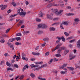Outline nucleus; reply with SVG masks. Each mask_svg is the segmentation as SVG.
<instances>
[{
    "instance_id": "f257e3e1",
    "label": "nucleus",
    "mask_w": 80,
    "mask_h": 80,
    "mask_svg": "<svg viewBox=\"0 0 80 80\" xmlns=\"http://www.w3.org/2000/svg\"><path fill=\"white\" fill-rule=\"evenodd\" d=\"M65 48H66L64 47H60L57 52V53H60L62 50H64Z\"/></svg>"
},
{
    "instance_id": "f03ea898",
    "label": "nucleus",
    "mask_w": 80,
    "mask_h": 80,
    "mask_svg": "<svg viewBox=\"0 0 80 80\" xmlns=\"http://www.w3.org/2000/svg\"><path fill=\"white\" fill-rule=\"evenodd\" d=\"M17 14L20 15V16L23 17H25V15H27V12H21L20 13H17Z\"/></svg>"
},
{
    "instance_id": "7ed1b4c3",
    "label": "nucleus",
    "mask_w": 80,
    "mask_h": 80,
    "mask_svg": "<svg viewBox=\"0 0 80 80\" xmlns=\"http://www.w3.org/2000/svg\"><path fill=\"white\" fill-rule=\"evenodd\" d=\"M28 65H26L24 66L22 70V72H24L25 70H26V68H28Z\"/></svg>"
},
{
    "instance_id": "20e7f679",
    "label": "nucleus",
    "mask_w": 80,
    "mask_h": 80,
    "mask_svg": "<svg viewBox=\"0 0 80 80\" xmlns=\"http://www.w3.org/2000/svg\"><path fill=\"white\" fill-rule=\"evenodd\" d=\"M48 27L45 24H42V28L46 29Z\"/></svg>"
},
{
    "instance_id": "39448f33",
    "label": "nucleus",
    "mask_w": 80,
    "mask_h": 80,
    "mask_svg": "<svg viewBox=\"0 0 80 80\" xmlns=\"http://www.w3.org/2000/svg\"><path fill=\"white\" fill-rule=\"evenodd\" d=\"M32 54L33 55H40V53L38 52H32Z\"/></svg>"
},
{
    "instance_id": "423d86ee",
    "label": "nucleus",
    "mask_w": 80,
    "mask_h": 80,
    "mask_svg": "<svg viewBox=\"0 0 80 80\" xmlns=\"http://www.w3.org/2000/svg\"><path fill=\"white\" fill-rule=\"evenodd\" d=\"M75 57V56H73V55L72 54H70L69 55L70 59L69 60H72Z\"/></svg>"
},
{
    "instance_id": "0eeeda50",
    "label": "nucleus",
    "mask_w": 80,
    "mask_h": 80,
    "mask_svg": "<svg viewBox=\"0 0 80 80\" xmlns=\"http://www.w3.org/2000/svg\"><path fill=\"white\" fill-rule=\"evenodd\" d=\"M77 45L78 48H80V40L77 42Z\"/></svg>"
},
{
    "instance_id": "6e6552de",
    "label": "nucleus",
    "mask_w": 80,
    "mask_h": 80,
    "mask_svg": "<svg viewBox=\"0 0 80 80\" xmlns=\"http://www.w3.org/2000/svg\"><path fill=\"white\" fill-rule=\"evenodd\" d=\"M74 21L76 22H77L75 23V24H76L77 25V23H78V22L80 21V19L78 18H75L74 20Z\"/></svg>"
},
{
    "instance_id": "1a4fd4ad",
    "label": "nucleus",
    "mask_w": 80,
    "mask_h": 80,
    "mask_svg": "<svg viewBox=\"0 0 80 80\" xmlns=\"http://www.w3.org/2000/svg\"><path fill=\"white\" fill-rule=\"evenodd\" d=\"M39 17H42L43 16V12H40L38 14Z\"/></svg>"
},
{
    "instance_id": "9d476101",
    "label": "nucleus",
    "mask_w": 80,
    "mask_h": 80,
    "mask_svg": "<svg viewBox=\"0 0 80 80\" xmlns=\"http://www.w3.org/2000/svg\"><path fill=\"white\" fill-rule=\"evenodd\" d=\"M61 24L62 25H68V22L67 21H63L61 23Z\"/></svg>"
},
{
    "instance_id": "9b49d317",
    "label": "nucleus",
    "mask_w": 80,
    "mask_h": 80,
    "mask_svg": "<svg viewBox=\"0 0 80 80\" xmlns=\"http://www.w3.org/2000/svg\"><path fill=\"white\" fill-rule=\"evenodd\" d=\"M7 5H4L1 8V9L2 10H4V9H5L6 8H7Z\"/></svg>"
},
{
    "instance_id": "f8f14e48",
    "label": "nucleus",
    "mask_w": 80,
    "mask_h": 80,
    "mask_svg": "<svg viewBox=\"0 0 80 80\" xmlns=\"http://www.w3.org/2000/svg\"><path fill=\"white\" fill-rule=\"evenodd\" d=\"M69 52V50H66L64 52V55H67L68 53Z\"/></svg>"
},
{
    "instance_id": "ddd939ff",
    "label": "nucleus",
    "mask_w": 80,
    "mask_h": 80,
    "mask_svg": "<svg viewBox=\"0 0 80 80\" xmlns=\"http://www.w3.org/2000/svg\"><path fill=\"white\" fill-rule=\"evenodd\" d=\"M62 45V43H60L56 47V48H57V49H58V48H59Z\"/></svg>"
},
{
    "instance_id": "4468645a",
    "label": "nucleus",
    "mask_w": 80,
    "mask_h": 80,
    "mask_svg": "<svg viewBox=\"0 0 80 80\" xmlns=\"http://www.w3.org/2000/svg\"><path fill=\"white\" fill-rule=\"evenodd\" d=\"M67 65V64H65L63 65H62L61 67L60 68V69H61V68H62L63 69L64 68V67H66V66Z\"/></svg>"
},
{
    "instance_id": "2eb2a0df",
    "label": "nucleus",
    "mask_w": 80,
    "mask_h": 80,
    "mask_svg": "<svg viewBox=\"0 0 80 80\" xmlns=\"http://www.w3.org/2000/svg\"><path fill=\"white\" fill-rule=\"evenodd\" d=\"M30 76L32 78H34L35 77V75L33 73H31L30 74Z\"/></svg>"
},
{
    "instance_id": "dca6fc26",
    "label": "nucleus",
    "mask_w": 80,
    "mask_h": 80,
    "mask_svg": "<svg viewBox=\"0 0 80 80\" xmlns=\"http://www.w3.org/2000/svg\"><path fill=\"white\" fill-rule=\"evenodd\" d=\"M21 9V8H19L17 9V12L18 13H20V9Z\"/></svg>"
},
{
    "instance_id": "f3484780",
    "label": "nucleus",
    "mask_w": 80,
    "mask_h": 80,
    "mask_svg": "<svg viewBox=\"0 0 80 80\" xmlns=\"http://www.w3.org/2000/svg\"><path fill=\"white\" fill-rule=\"evenodd\" d=\"M30 31H24L23 32V34H27V33H29Z\"/></svg>"
},
{
    "instance_id": "a211bd4d",
    "label": "nucleus",
    "mask_w": 80,
    "mask_h": 80,
    "mask_svg": "<svg viewBox=\"0 0 80 80\" xmlns=\"http://www.w3.org/2000/svg\"><path fill=\"white\" fill-rule=\"evenodd\" d=\"M49 40V38H44L43 40V41L44 42H45V41H48V40Z\"/></svg>"
},
{
    "instance_id": "6ab92c4d",
    "label": "nucleus",
    "mask_w": 80,
    "mask_h": 80,
    "mask_svg": "<svg viewBox=\"0 0 80 80\" xmlns=\"http://www.w3.org/2000/svg\"><path fill=\"white\" fill-rule=\"evenodd\" d=\"M12 5L13 7H15L16 6V3L14 2V0H12Z\"/></svg>"
},
{
    "instance_id": "aec40b11",
    "label": "nucleus",
    "mask_w": 80,
    "mask_h": 80,
    "mask_svg": "<svg viewBox=\"0 0 80 80\" xmlns=\"http://www.w3.org/2000/svg\"><path fill=\"white\" fill-rule=\"evenodd\" d=\"M67 68L70 70H72V71L74 70V68H73V67H68Z\"/></svg>"
},
{
    "instance_id": "412c9836",
    "label": "nucleus",
    "mask_w": 80,
    "mask_h": 80,
    "mask_svg": "<svg viewBox=\"0 0 80 80\" xmlns=\"http://www.w3.org/2000/svg\"><path fill=\"white\" fill-rule=\"evenodd\" d=\"M63 12V10H61L59 11L58 12L57 15H59V14H60L62 12Z\"/></svg>"
},
{
    "instance_id": "4be33fe9",
    "label": "nucleus",
    "mask_w": 80,
    "mask_h": 80,
    "mask_svg": "<svg viewBox=\"0 0 80 80\" xmlns=\"http://www.w3.org/2000/svg\"><path fill=\"white\" fill-rule=\"evenodd\" d=\"M52 12H53V13H57V12H58V9H54L53 11H52Z\"/></svg>"
},
{
    "instance_id": "5701e85b",
    "label": "nucleus",
    "mask_w": 80,
    "mask_h": 80,
    "mask_svg": "<svg viewBox=\"0 0 80 80\" xmlns=\"http://www.w3.org/2000/svg\"><path fill=\"white\" fill-rule=\"evenodd\" d=\"M7 71L8 70H11V71H13V69L12 68H8L7 69Z\"/></svg>"
},
{
    "instance_id": "b1692460",
    "label": "nucleus",
    "mask_w": 80,
    "mask_h": 80,
    "mask_svg": "<svg viewBox=\"0 0 80 80\" xmlns=\"http://www.w3.org/2000/svg\"><path fill=\"white\" fill-rule=\"evenodd\" d=\"M0 42L1 43H4L5 42V40L3 39H2L0 40Z\"/></svg>"
},
{
    "instance_id": "393cba45",
    "label": "nucleus",
    "mask_w": 80,
    "mask_h": 80,
    "mask_svg": "<svg viewBox=\"0 0 80 80\" xmlns=\"http://www.w3.org/2000/svg\"><path fill=\"white\" fill-rule=\"evenodd\" d=\"M47 65L45 64H44L42 66H41L40 67V68H44V67H47Z\"/></svg>"
},
{
    "instance_id": "a878e982",
    "label": "nucleus",
    "mask_w": 80,
    "mask_h": 80,
    "mask_svg": "<svg viewBox=\"0 0 80 80\" xmlns=\"http://www.w3.org/2000/svg\"><path fill=\"white\" fill-rule=\"evenodd\" d=\"M35 63H36V64L38 65V64H42V63H43V62H35Z\"/></svg>"
},
{
    "instance_id": "bb28decb",
    "label": "nucleus",
    "mask_w": 80,
    "mask_h": 80,
    "mask_svg": "<svg viewBox=\"0 0 80 80\" xmlns=\"http://www.w3.org/2000/svg\"><path fill=\"white\" fill-rule=\"evenodd\" d=\"M60 28H61V29H63V30H64V28H63V25L61 24V23L60 25Z\"/></svg>"
},
{
    "instance_id": "cd10ccee",
    "label": "nucleus",
    "mask_w": 80,
    "mask_h": 80,
    "mask_svg": "<svg viewBox=\"0 0 80 80\" xmlns=\"http://www.w3.org/2000/svg\"><path fill=\"white\" fill-rule=\"evenodd\" d=\"M36 21L37 22H40L41 21V19L37 18H36Z\"/></svg>"
},
{
    "instance_id": "c85d7f7f",
    "label": "nucleus",
    "mask_w": 80,
    "mask_h": 80,
    "mask_svg": "<svg viewBox=\"0 0 80 80\" xmlns=\"http://www.w3.org/2000/svg\"><path fill=\"white\" fill-rule=\"evenodd\" d=\"M21 39H22V38H21L20 37H17L16 38V40H17V41H18V40H20Z\"/></svg>"
},
{
    "instance_id": "c756f323",
    "label": "nucleus",
    "mask_w": 80,
    "mask_h": 80,
    "mask_svg": "<svg viewBox=\"0 0 80 80\" xmlns=\"http://www.w3.org/2000/svg\"><path fill=\"white\" fill-rule=\"evenodd\" d=\"M64 35H65L66 37H68V36L69 35V34L67 33V32H64Z\"/></svg>"
},
{
    "instance_id": "7c9ffc66",
    "label": "nucleus",
    "mask_w": 80,
    "mask_h": 80,
    "mask_svg": "<svg viewBox=\"0 0 80 80\" xmlns=\"http://www.w3.org/2000/svg\"><path fill=\"white\" fill-rule=\"evenodd\" d=\"M43 32L42 31H39L38 32V34L39 35L40 34H42V33H43Z\"/></svg>"
},
{
    "instance_id": "2f4dec72",
    "label": "nucleus",
    "mask_w": 80,
    "mask_h": 80,
    "mask_svg": "<svg viewBox=\"0 0 80 80\" xmlns=\"http://www.w3.org/2000/svg\"><path fill=\"white\" fill-rule=\"evenodd\" d=\"M10 30V28L8 29L6 31V33H8Z\"/></svg>"
},
{
    "instance_id": "473e14b6",
    "label": "nucleus",
    "mask_w": 80,
    "mask_h": 80,
    "mask_svg": "<svg viewBox=\"0 0 80 80\" xmlns=\"http://www.w3.org/2000/svg\"><path fill=\"white\" fill-rule=\"evenodd\" d=\"M10 48H12V50H14V48L13 47V46L12 45H11L10 46Z\"/></svg>"
},
{
    "instance_id": "72a5a7b5",
    "label": "nucleus",
    "mask_w": 80,
    "mask_h": 80,
    "mask_svg": "<svg viewBox=\"0 0 80 80\" xmlns=\"http://www.w3.org/2000/svg\"><path fill=\"white\" fill-rule=\"evenodd\" d=\"M50 53V52H46L45 54V55L46 57L48 56V55H49V54Z\"/></svg>"
},
{
    "instance_id": "f704fd0d",
    "label": "nucleus",
    "mask_w": 80,
    "mask_h": 80,
    "mask_svg": "<svg viewBox=\"0 0 80 80\" xmlns=\"http://www.w3.org/2000/svg\"><path fill=\"white\" fill-rule=\"evenodd\" d=\"M31 68H33V67H35V65L34 64H31Z\"/></svg>"
},
{
    "instance_id": "c9c22d12",
    "label": "nucleus",
    "mask_w": 80,
    "mask_h": 80,
    "mask_svg": "<svg viewBox=\"0 0 80 80\" xmlns=\"http://www.w3.org/2000/svg\"><path fill=\"white\" fill-rule=\"evenodd\" d=\"M61 39L63 42H65V38H64V37L62 36L61 37Z\"/></svg>"
},
{
    "instance_id": "e433bc0d",
    "label": "nucleus",
    "mask_w": 80,
    "mask_h": 80,
    "mask_svg": "<svg viewBox=\"0 0 80 80\" xmlns=\"http://www.w3.org/2000/svg\"><path fill=\"white\" fill-rule=\"evenodd\" d=\"M17 14H14L13 15H12L11 16H10V18H12V17H15V16L17 15Z\"/></svg>"
},
{
    "instance_id": "4c0bfd02",
    "label": "nucleus",
    "mask_w": 80,
    "mask_h": 80,
    "mask_svg": "<svg viewBox=\"0 0 80 80\" xmlns=\"http://www.w3.org/2000/svg\"><path fill=\"white\" fill-rule=\"evenodd\" d=\"M60 53H58L56 54L55 55L57 57H61V55H60Z\"/></svg>"
},
{
    "instance_id": "58836bf2",
    "label": "nucleus",
    "mask_w": 80,
    "mask_h": 80,
    "mask_svg": "<svg viewBox=\"0 0 80 80\" xmlns=\"http://www.w3.org/2000/svg\"><path fill=\"white\" fill-rule=\"evenodd\" d=\"M17 36H22L21 33V32H19L18 34H16Z\"/></svg>"
},
{
    "instance_id": "ea45409f",
    "label": "nucleus",
    "mask_w": 80,
    "mask_h": 80,
    "mask_svg": "<svg viewBox=\"0 0 80 80\" xmlns=\"http://www.w3.org/2000/svg\"><path fill=\"white\" fill-rule=\"evenodd\" d=\"M38 28H42V24H40L39 25H38Z\"/></svg>"
},
{
    "instance_id": "a19ab883",
    "label": "nucleus",
    "mask_w": 80,
    "mask_h": 80,
    "mask_svg": "<svg viewBox=\"0 0 80 80\" xmlns=\"http://www.w3.org/2000/svg\"><path fill=\"white\" fill-rule=\"evenodd\" d=\"M69 16L74 15H75V14L74 13H69Z\"/></svg>"
},
{
    "instance_id": "79ce46f5",
    "label": "nucleus",
    "mask_w": 80,
    "mask_h": 80,
    "mask_svg": "<svg viewBox=\"0 0 80 80\" xmlns=\"http://www.w3.org/2000/svg\"><path fill=\"white\" fill-rule=\"evenodd\" d=\"M14 67L15 68H18L19 67L18 66L17 64H14Z\"/></svg>"
},
{
    "instance_id": "37998d69",
    "label": "nucleus",
    "mask_w": 80,
    "mask_h": 80,
    "mask_svg": "<svg viewBox=\"0 0 80 80\" xmlns=\"http://www.w3.org/2000/svg\"><path fill=\"white\" fill-rule=\"evenodd\" d=\"M51 7H52V4H50L47 5V7L48 8H50Z\"/></svg>"
},
{
    "instance_id": "c03bdc74",
    "label": "nucleus",
    "mask_w": 80,
    "mask_h": 80,
    "mask_svg": "<svg viewBox=\"0 0 80 80\" xmlns=\"http://www.w3.org/2000/svg\"><path fill=\"white\" fill-rule=\"evenodd\" d=\"M67 71H65L64 72L61 71V74H65V73Z\"/></svg>"
},
{
    "instance_id": "a18cd8bd",
    "label": "nucleus",
    "mask_w": 80,
    "mask_h": 80,
    "mask_svg": "<svg viewBox=\"0 0 80 80\" xmlns=\"http://www.w3.org/2000/svg\"><path fill=\"white\" fill-rule=\"evenodd\" d=\"M22 59H23V60H26V61H27V60H28V58H25V57L24 58L23 57V58H22Z\"/></svg>"
},
{
    "instance_id": "49530a36",
    "label": "nucleus",
    "mask_w": 80,
    "mask_h": 80,
    "mask_svg": "<svg viewBox=\"0 0 80 80\" xmlns=\"http://www.w3.org/2000/svg\"><path fill=\"white\" fill-rule=\"evenodd\" d=\"M6 63L7 66H9L10 67V62H6Z\"/></svg>"
},
{
    "instance_id": "de8ad7c7",
    "label": "nucleus",
    "mask_w": 80,
    "mask_h": 80,
    "mask_svg": "<svg viewBox=\"0 0 80 80\" xmlns=\"http://www.w3.org/2000/svg\"><path fill=\"white\" fill-rule=\"evenodd\" d=\"M15 44L16 45H21V43L17 42L15 43Z\"/></svg>"
},
{
    "instance_id": "09e8293b",
    "label": "nucleus",
    "mask_w": 80,
    "mask_h": 80,
    "mask_svg": "<svg viewBox=\"0 0 80 80\" xmlns=\"http://www.w3.org/2000/svg\"><path fill=\"white\" fill-rule=\"evenodd\" d=\"M60 22H55L52 24V25H57V24H59Z\"/></svg>"
},
{
    "instance_id": "8fccbe9b",
    "label": "nucleus",
    "mask_w": 80,
    "mask_h": 80,
    "mask_svg": "<svg viewBox=\"0 0 80 80\" xmlns=\"http://www.w3.org/2000/svg\"><path fill=\"white\" fill-rule=\"evenodd\" d=\"M56 38H58V40H59V41H60V40H61V38L60 37H58Z\"/></svg>"
},
{
    "instance_id": "3c124183",
    "label": "nucleus",
    "mask_w": 80,
    "mask_h": 80,
    "mask_svg": "<svg viewBox=\"0 0 80 80\" xmlns=\"http://www.w3.org/2000/svg\"><path fill=\"white\" fill-rule=\"evenodd\" d=\"M8 42H13V40L12 39V38L10 39L8 41Z\"/></svg>"
},
{
    "instance_id": "603ef678",
    "label": "nucleus",
    "mask_w": 80,
    "mask_h": 80,
    "mask_svg": "<svg viewBox=\"0 0 80 80\" xmlns=\"http://www.w3.org/2000/svg\"><path fill=\"white\" fill-rule=\"evenodd\" d=\"M47 18L49 19H51V17H50V15L48 14L47 15Z\"/></svg>"
},
{
    "instance_id": "864d4df0",
    "label": "nucleus",
    "mask_w": 80,
    "mask_h": 80,
    "mask_svg": "<svg viewBox=\"0 0 80 80\" xmlns=\"http://www.w3.org/2000/svg\"><path fill=\"white\" fill-rule=\"evenodd\" d=\"M75 39H73L72 40H71L69 41L70 43H72V42H75Z\"/></svg>"
},
{
    "instance_id": "5fc2aeb1",
    "label": "nucleus",
    "mask_w": 80,
    "mask_h": 80,
    "mask_svg": "<svg viewBox=\"0 0 80 80\" xmlns=\"http://www.w3.org/2000/svg\"><path fill=\"white\" fill-rule=\"evenodd\" d=\"M25 57V54L23 53H22V58H24Z\"/></svg>"
},
{
    "instance_id": "6e6d98bb",
    "label": "nucleus",
    "mask_w": 80,
    "mask_h": 80,
    "mask_svg": "<svg viewBox=\"0 0 80 80\" xmlns=\"http://www.w3.org/2000/svg\"><path fill=\"white\" fill-rule=\"evenodd\" d=\"M23 78H24V76H21L20 78H19V79H20V80H22V79H23Z\"/></svg>"
},
{
    "instance_id": "4d7b16f0",
    "label": "nucleus",
    "mask_w": 80,
    "mask_h": 80,
    "mask_svg": "<svg viewBox=\"0 0 80 80\" xmlns=\"http://www.w3.org/2000/svg\"><path fill=\"white\" fill-rule=\"evenodd\" d=\"M51 29V30H52V31H55V28L53 27Z\"/></svg>"
},
{
    "instance_id": "13d9d810",
    "label": "nucleus",
    "mask_w": 80,
    "mask_h": 80,
    "mask_svg": "<svg viewBox=\"0 0 80 80\" xmlns=\"http://www.w3.org/2000/svg\"><path fill=\"white\" fill-rule=\"evenodd\" d=\"M59 20V18H56L53 19L54 21H55V20Z\"/></svg>"
},
{
    "instance_id": "bf43d9fd",
    "label": "nucleus",
    "mask_w": 80,
    "mask_h": 80,
    "mask_svg": "<svg viewBox=\"0 0 80 80\" xmlns=\"http://www.w3.org/2000/svg\"><path fill=\"white\" fill-rule=\"evenodd\" d=\"M12 12V10H10V9H9V10H8L7 11V12H8V13H10V12Z\"/></svg>"
},
{
    "instance_id": "052dcab7",
    "label": "nucleus",
    "mask_w": 80,
    "mask_h": 80,
    "mask_svg": "<svg viewBox=\"0 0 80 80\" xmlns=\"http://www.w3.org/2000/svg\"><path fill=\"white\" fill-rule=\"evenodd\" d=\"M53 60L54 62H57L58 60V59H57L55 58H54L53 59Z\"/></svg>"
},
{
    "instance_id": "680f3d73",
    "label": "nucleus",
    "mask_w": 80,
    "mask_h": 80,
    "mask_svg": "<svg viewBox=\"0 0 80 80\" xmlns=\"http://www.w3.org/2000/svg\"><path fill=\"white\" fill-rule=\"evenodd\" d=\"M53 61V59H51L50 61L48 62V63H51Z\"/></svg>"
},
{
    "instance_id": "e2e57ef3",
    "label": "nucleus",
    "mask_w": 80,
    "mask_h": 80,
    "mask_svg": "<svg viewBox=\"0 0 80 80\" xmlns=\"http://www.w3.org/2000/svg\"><path fill=\"white\" fill-rule=\"evenodd\" d=\"M4 63V61H2L1 62L0 65H3Z\"/></svg>"
},
{
    "instance_id": "0e129e2a",
    "label": "nucleus",
    "mask_w": 80,
    "mask_h": 80,
    "mask_svg": "<svg viewBox=\"0 0 80 80\" xmlns=\"http://www.w3.org/2000/svg\"><path fill=\"white\" fill-rule=\"evenodd\" d=\"M46 44V43L45 42L43 43V44H42V46L43 47H45V46Z\"/></svg>"
},
{
    "instance_id": "69168bd1",
    "label": "nucleus",
    "mask_w": 80,
    "mask_h": 80,
    "mask_svg": "<svg viewBox=\"0 0 80 80\" xmlns=\"http://www.w3.org/2000/svg\"><path fill=\"white\" fill-rule=\"evenodd\" d=\"M53 73H57V71L56 70H54L52 71Z\"/></svg>"
},
{
    "instance_id": "338daca9",
    "label": "nucleus",
    "mask_w": 80,
    "mask_h": 80,
    "mask_svg": "<svg viewBox=\"0 0 80 80\" xmlns=\"http://www.w3.org/2000/svg\"><path fill=\"white\" fill-rule=\"evenodd\" d=\"M66 8H68V9H70L71 8V7L68 6L66 7Z\"/></svg>"
},
{
    "instance_id": "774afa93",
    "label": "nucleus",
    "mask_w": 80,
    "mask_h": 80,
    "mask_svg": "<svg viewBox=\"0 0 80 80\" xmlns=\"http://www.w3.org/2000/svg\"><path fill=\"white\" fill-rule=\"evenodd\" d=\"M60 42V41L57 40V41H56V43H58H58H59Z\"/></svg>"
}]
</instances>
